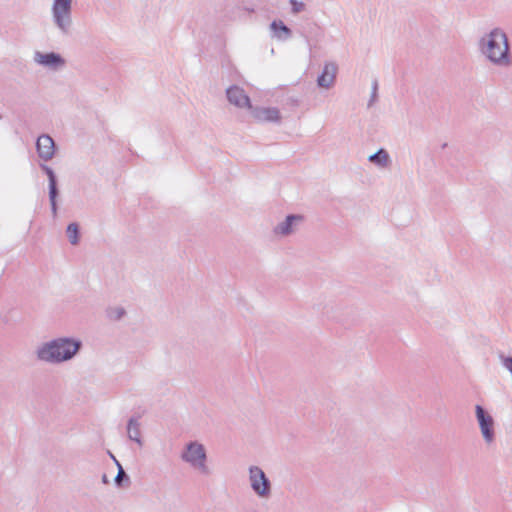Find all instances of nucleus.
Returning <instances> with one entry per match:
<instances>
[{
    "mask_svg": "<svg viewBox=\"0 0 512 512\" xmlns=\"http://www.w3.org/2000/svg\"><path fill=\"white\" fill-rule=\"evenodd\" d=\"M479 53L492 65L507 68L512 65L510 43L506 32L494 27L483 34L477 42Z\"/></svg>",
    "mask_w": 512,
    "mask_h": 512,
    "instance_id": "nucleus-1",
    "label": "nucleus"
},
{
    "mask_svg": "<svg viewBox=\"0 0 512 512\" xmlns=\"http://www.w3.org/2000/svg\"><path fill=\"white\" fill-rule=\"evenodd\" d=\"M83 343L74 337H57L41 343L35 350L40 362L58 365L72 360L82 349Z\"/></svg>",
    "mask_w": 512,
    "mask_h": 512,
    "instance_id": "nucleus-2",
    "label": "nucleus"
},
{
    "mask_svg": "<svg viewBox=\"0 0 512 512\" xmlns=\"http://www.w3.org/2000/svg\"><path fill=\"white\" fill-rule=\"evenodd\" d=\"M180 458L200 475L208 477L212 475V469L208 466V456L205 446L198 441H190L185 444Z\"/></svg>",
    "mask_w": 512,
    "mask_h": 512,
    "instance_id": "nucleus-3",
    "label": "nucleus"
},
{
    "mask_svg": "<svg viewBox=\"0 0 512 512\" xmlns=\"http://www.w3.org/2000/svg\"><path fill=\"white\" fill-rule=\"evenodd\" d=\"M73 0H53L51 7L52 21L63 35L71 33Z\"/></svg>",
    "mask_w": 512,
    "mask_h": 512,
    "instance_id": "nucleus-4",
    "label": "nucleus"
},
{
    "mask_svg": "<svg viewBox=\"0 0 512 512\" xmlns=\"http://www.w3.org/2000/svg\"><path fill=\"white\" fill-rule=\"evenodd\" d=\"M249 483L252 491L262 499L271 497L272 484L265 472L259 466L252 465L248 469Z\"/></svg>",
    "mask_w": 512,
    "mask_h": 512,
    "instance_id": "nucleus-5",
    "label": "nucleus"
},
{
    "mask_svg": "<svg viewBox=\"0 0 512 512\" xmlns=\"http://www.w3.org/2000/svg\"><path fill=\"white\" fill-rule=\"evenodd\" d=\"M475 416L483 439L486 443H492L495 438L494 419L481 405L475 406Z\"/></svg>",
    "mask_w": 512,
    "mask_h": 512,
    "instance_id": "nucleus-6",
    "label": "nucleus"
},
{
    "mask_svg": "<svg viewBox=\"0 0 512 512\" xmlns=\"http://www.w3.org/2000/svg\"><path fill=\"white\" fill-rule=\"evenodd\" d=\"M304 222V216L300 214H289L273 228L274 235L287 237L294 234Z\"/></svg>",
    "mask_w": 512,
    "mask_h": 512,
    "instance_id": "nucleus-7",
    "label": "nucleus"
},
{
    "mask_svg": "<svg viewBox=\"0 0 512 512\" xmlns=\"http://www.w3.org/2000/svg\"><path fill=\"white\" fill-rule=\"evenodd\" d=\"M226 97L231 105L240 109H252V104L249 96L243 88L237 85H232L226 89Z\"/></svg>",
    "mask_w": 512,
    "mask_h": 512,
    "instance_id": "nucleus-8",
    "label": "nucleus"
},
{
    "mask_svg": "<svg viewBox=\"0 0 512 512\" xmlns=\"http://www.w3.org/2000/svg\"><path fill=\"white\" fill-rule=\"evenodd\" d=\"M34 61L44 67H48L53 70L61 69L65 66V59L58 53L49 52L42 53L36 51L34 54Z\"/></svg>",
    "mask_w": 512,
    "mask_h": 512,
    "instance_id": "nucleus-9",
    "label": "nucleus"
},
{
    "mask_svg": "<svg viewBox=\"0 0 512 512\" xmlns=\"http://www.w3.org/2000/svg\"><path fill=\"white\" fill-rule=\"evenodd\" d=\"M36 150L42 160H51L55 154V143L52 137L48 134L40 135L36 141Z\"/></svg>",
    "mask_w": 512,
    "mask_h": 512,
    "instance_id": "nucleus-10",
    "label": "nucleus"
},
{
    "mask_svg": "<svg viewBox=\"0 0 512 512\" xmlns=\"http://www.w3.org/2000/svg\"><path fill=\"white\" fill-rule=\"evenodd\" d=\"M42 170L46 173L49 181V200L51 204V211L54 217L57 216V197L59 195L58 186H57V178L52 170L47 165H41Z\"/></svg>",
    "mask_w": 512,
    "mask_h": 512,
    "instance_id": "nucleus-11",
    "label": "nucleus"
},
{
    "mask_svg": "<svg viewBox=\"0 0 512 512\" xmlns=\"http://www.w3.org/2000/svg\"><path fill=\"white\" fill-rule=\"evenodd\" d=\"M338 66L334 62H326L322 73L317 78V85L321 88H331L336 80Z\"/></svg>",
    "mask_w": 512,
    "mask_h": 512,
    "instance_id": "nucleus-12",
    "label": "nucleus"
},
{
    "mask_svg": "<svg viewBox=\"0 0 512 512\" xmlns=\"http://www.w3.org/2000/svg\"><path fill=\"white\" fill-rule=\"evenodd\" d=\"M251 111L252 116L257 121H265V122H279L280 121V112L277 108L274 107H253L249 109Z\"/></svg>",
    "mask_w": 512,
    "mask_h": 512,
    "instance_id": "nucleus-13",
    "label": "nucleus"
},
{
    "mask_svg": "<svg viewBox=\"0 0 512 512\" xmlns=\"http://www.w3.org/2000/svg\"><path fill=\"white\" fill-rule=\"evenodd\" d=\"M270 29L273 32V37L280 41L288 40L292 36L291 29L281 20L272 21L270 24Z\"/></svg>",
    "mask_w": 512,
    "mask_h": 512,
    "instance_id": "nucleus-14",
    "label": "nucleus"
},
{
    "mask_svg": "<svg viewBox=\"0 0 512 512\" xmlns=\"http://www.w3.org/2000/svg\"><path fill=\"white\" fill-rule=\"evenodd\" d=\"M127 435L131 441L136 442L139 446L143 445L141 439L140 423L138 418L131 417L127 423Z\"/></svg>",
    "mask_w": 512,
    "mask_h": 512,
    "instance_id": "nucleus-15",
    "label": "nucleus"
},
{
    "mask_svg": "<svg viewBox=\"0 0 512 512\" xmlns=\"http://www.w3.org/2000/svg\"><path fill=\"white\" fill-rule=\"evenodd\" d=\"M368 160L371 163L382 168L387 167L390 161L388 152L383 148L379 149L377 152L370 155L368 157Z\"/></svg>",
    "mask_w": 512,
    "mask_h": 512,
    "instance_id": "nucleus-16",
    "label": "nucleus"
},
{
    "mask_svg": "<svg viewBox=\"0 0 512 512\" xmlns=\"http://www.w3.org/2000/svg\"><path fill=\"white\" fill-rule=\"evenodd\" d=\"M117 469H118V472H117V475H116V477L114 479L115 484L118 487H129L130 484H131L130 478L126 474V472L124 471V469H123L122 465L120 464V462H117Z\"/></svg>",
    "mask_w": 512,
    "mask_h": 512,
    "instance_id": "nucleus-17",
    "label": "nucleus"
},
{
    "mask_svg": "<svg viewBox=\"0 0 512 512\" xmlns=\"http://www.w3.org/2000/svg\"><path fill=\"white\" fill-rule=\"evenodd\" d=\"M66 234L70 244L77 245L79 243V225L75 222L67 226Z\"/></svg>",
    "mask_w": 512,
    "mask_h": 512,
    "instance_id": "nucleus-18",
    "label": "nucleus"
},
{
    "mask_svg": "<svg viewBox=\"0 0 512 512\" xmlns=\"http://www.w3.org/2000/svg\"><path fill=\"white\" fill-rule=\"evenodd\" d=\"M125 313V309L120 306L109 307L106 310L107 317L112 320H120L125 315Z\"/></svg>",
    "mask_w": 512,
    "mask_h": 512,
    "instance_id": "nucleus-19",
    "label": "nucleus"
},
{
    "mask_svg": "<svg viewBox=\"0 0 512 512\" xmlns=\"http://www.w3.org/2000/svg\"><path fill=\"white\" fill-rule=\"evenodd\" d=\"M378 99V82L377 80H374L372 83V91L371 96L368 101V107H371Z\"/></svg>",
    "mask_w": 512,
    "mask_h": 512,
    "instance_id": "nucleus-20",
    "label": "nucleus"
},
{
    "mask_svg": "<svg viewBox=\"0 0 512 512\" xmlns=\"http://www.w3.org/2000/svg\"><path fill=\"white\" fill-rule=\"evenodd\" d=\"M290 4L292 6V13L293 14H298L301 11H303L304 8H305V4L303 2H299L297 0H290Z\"/></svg>",
    "mask_w": 512,
    "mask_h": 512,
    "instance_id": "nucleus-21",
    "label": "nucleus"
},
{
    "mask_svg": "<svg viewBox=\"0 0 512 512\" xmlns=\"http://www.w3.org/2000/svg\"><path fill=\"white\" fill-rule=\"evenodd\" d=\"M108 454L110 456V458L113 460V462L115 463V465L117 466V462H119L116 457L110 452L108 451Z\"/></svg>",
    "mask_w": 512,
    "mask_h": 512,
    "instance_id": "nucleus-22",
    "label": "nucleus"
},
{
    "mask_svg": "<svg viewBox=\"0 0 512 512\" xmlns=\"http://www.w3.org/2000/svg\"><path fill=\"white\" fill-rule=\"evenodd\" d=\"M102 482H103V483H105V484L109 483V480H108V477H107V475H106V474H104V475L102 476Z\"/></svg>",
    "mask_w": 512,
    "mask_h": 512,
    "instance_id": "nucleus-23",
    "label": "nucleus"
}]
</instances>
